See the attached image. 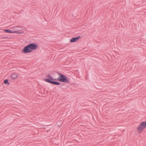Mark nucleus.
I'll list each match as a JSON object with an SVG mask.
<instances>
[{
    "label": "nucleus",
    "mask_w": 146,
    "mask_h": 146,
    "mask_svg": "<svg viewBox=\"0 0 146 146\" xmlns=\"http://www.w3.org/2000/svg\"><path fill=\"white\" fill-rule=\"evenodd\" d=\"M12 80H15L19 77V74L15 73H12L10 76Z\"/></svg>",
    "instance_id": "nucleus-7"
},
{
    "label": "nucleus",
    "mask_w": 146,
    "mask_h": 146,
    "mask_svg": "<svg viewBox=\"0 0 146 146\" xmlns=\"http://www.w3.org/2000/svg\"><path fill=\"white\" fill-rule=\"evenodd\" d=\"M146 128V120L140 122L136 128V130L139 134L141 133Z\"/></svg>",
    "instance_id": "nucleus-2"
},
{
    "label": "nucleus",
    "mask_w": 146,
    "mask_h": 146,
    "mask_svg": "<svg viewBox=\"0 0 146 146\" xmlns=\"http://www.w3.org/2000/svg\"><path fill=\"white\" fill-rule=\"evenodd\" d=\"M57 80L64 83L69 82L68 78L66 76L60 74H58Z\"/></svg>",
    "instance_id": "nucleus-4"
},
{
    "label": "nucleus",
    "mask_w": 146,
    "mask_h": 146,
    "mask_svg": "<svg viewBox=\"0 0 146 146\" xmlns=\"http://www.w3.org/2000/svg\"><path fill=\"white\" fill-rule=\"evenodd\" d=\"M11 28L13 29L12 30L13 32H15L14 33L23 34L25 33L23 31L20 32L24 29V28L22 26H16L14 27H12Z\"/></svg>",
    "instance_id": "nucleus-3"
},
{
    "label": "nucleus",
    "mask_w": 146,
    "mask_h": 146,
    "mask_svg": "<svg viewBox=\"0 0 146 146\" xmlns=\"http://www.w3.org/2000/svg\"><path fill=\"white\" fill-rule=\"evenodd\" d=\"M4 31L5 33H14V32H13L12 30L9 29H5L4 30Z\"/></svg>",
    "instance_id": "nucleus-8"
},
{
    "label": "nucleus",
    "mask_w": 146,
    "mask_h": 146,
    "mask_svg": "<svg viewBox=\"0 0 146 146\" xmlns=\"http://www.w3.org/2000/svg\"><path fill=\"white\" fill-rule=\"evenodd\" d=\"M52 78L50 79H45L44 80L47 82L54 85H59L60 84V83L58 82H54L52 81Z\"/></svg>",
    "instance_id": "nucleus-6"
},
{
    "label": "nucleus",
    "mask_w": 146,
    "mask_h": 146,
    "mask_svg": "<svg viewBox=\"0 0 146 146\" xmlns=\"http://www.w3.org/2000/svg\"><path fill=\"white\" fill-rule=\"evenodd\" d=\"M7 38V37H3L2 38Z\"/></svg>",
    "instance_id": "nucleus-10"
},
{
    "label": "nucleus",
    "mask_w": 146,
    "mask_h": 146,
    "mask_svg": "<svg viewBox=\"0 0 146 146\" xmlns=\"http://www.w3.org/2000/svg\"><path fill=\"white\" fill-rule=\"evenodd\" d=\"M4 83L5 84H7L8 85H9V83L8 80L7 79L4 80Z\"/></svg>",
    "instance_id": "nucleus-9"
},
{
    "label": "nucleus",
    "mask_w": 146,
    "mask_h": 146,
    "mask_svg": "<svg viewBox=\"0 0 146 146\" xmlns=\"http://www.w3.org/2000/svg\"><path fill=\"white\" fill-rule=\"evenodd\" d=\"M38 47V45L35 43L30 44L23 48L22 50L23 53H27L33 52Z\"/></svg>",
    "instance_id": "nucleus-1"
},
{
    "label": "nucleus",
    "mask_w": 146,
    "mask_h": 146,
    "mask_svg": "<svg viewBox=\"0 0 146 146\" xmlns=\"http://www.w3.org/2000/svg\"><path fill=\"white\" fill-rule=\"evenodd\" d=\"M81 37L80 36H78L76 37H73L70 40V43H74L78 42Z\"/></svg>",
    "instance_id": "nucleus-5"
}]
</instances>
